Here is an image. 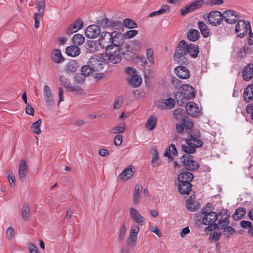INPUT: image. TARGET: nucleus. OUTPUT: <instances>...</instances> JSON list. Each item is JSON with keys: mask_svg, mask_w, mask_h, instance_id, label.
I'll return each mask as SVG.
<instances>
[{"mask_svg": "<svg viewBox=\"0 0 253 253\" xmlns=\"http://www.w3.org/2000/svg\"><path fill=\"white\" fill-rule=\"evenodd\" d=\"M222 234L221 231H215L210 234L209 239L211 241H218Z\"/></svg>", "mask_w": 253, "mask_h": 253, "instance_id": "3c124183", "label": "nucleus"}, {"mask_svg": "<svg viewBox=\"0 0 253 253\" xmlns=\"http://www.w3.org/2000/svg\"><path fill=\"white\" fill-rule=\"evenodd\" d=\"M185 111H199L198 105L196 103L190 102L186 103L185 106Z\"/></svg>", "mask_w": 253, "mask_h": 253, "instance_id": "864d4df0", "label": "nucleus"}, {"mask_svg": "<svg viewBox=\"0 0 253 253\" xmlns=\"http://www.w3.org/2000/svg\"><path fill=\"white\" fill-rule=\"evenodd\" d=\"M174 71L175 74L181 79H188L190 76L189 70L182 65L175 67Z\"/></svg>", "mask_w": 253, "mask_h": 253, "instance_id": "f3484780", "label": "nucleus"}, {"mask_svg": "<svg viewBox=\"0 0 253 253\" xmlns=\"http://www.w3.org/2000/svg\"><path fill=\"white\" fill-rule=\"evenodd\" d=\"M187 145H182L181 146V150L186 153V154H192L196 152V148L200 147L203 145V141L197 137L196 134H190L189 138L186 140Z\"/></svg>", "mask_w": 253, "mask_h": 253, "instance_id": "f257e3e1", "label": "nucleus"}, {"mask_svg": "<svg viewBox=\"0 0 253 253\" xmlns=\"http://www.w3.org/2000/svg\"><path fill=\"white\" fill-rule=\"evenodd\" d=\"M83 26L84 21L82 19H79L74 24L69 26V28L66 30V33L68 35L72 34L81 29Z\"/></svg>", "mask_w": 253, "mask_h": 253, "instance_id": "412c9836", "label": "nucleus"}, {"mask_svg": "<svg viewBox=\"0 0 253 253\" xmlns=\"http://www.w3.org/2000/svg\"><path fill=\"white\" fill-rule=\"evenodd\" d=\"M211 204L207 203L206 205L207 208H210ZM202 212L205 214L203 222V223L206 225H209L207 227L206 230L208 231H212L216 229H213V225L216 224L215 221H217L218 218L217 213L214 211H208L207 208L202 210Z\"/></svg>", "mask_w": 253, "mask_h": 253, "instance_id": "f03ea898", "label": "nucleus"}, {"mask_svg": "<svg viewBox=\"0 0 253 253\" xmlns=\"http://www.w3.org/2000/svg\"><path fill=\"white\" fill-rule=\"evenodd\" d=\"M51 59L57 63H61L65 60V58L61 54V50L59 49H55L52 51Z\"/></svg>", "mask_w": 253, "mask_h": 253, "instance_id": "c85d7f7f", "label": "nucleus"}, {"mask_svg": "<svg viewBox=\"0 0 253 253\" xmlns=\"http://www.w3.org/2000/svg\"><path fill=\"white\" fill-rule=\"evenodd\" d=\"M217 221L218 222L216 224L212 225V226H214L213 229H218L219 228L225 227V226L230 224V212L228 210H222L217 214Z\"/></svg>", "mask_w": 253, "mask_h": 253, "instance_id": "39448f33", "label": "nucleus"}, {"mask_svg": "<svg viewBox=\"0 0 253 253\" xmlns=\"http://www.w3.org/2000/svg\"><path fill=\"white\" fill-rule=\"evenodd\" d=\"M142 82L141 77L138 75H133L128 80L129 84L133 87H137L140 85Z\"/></svg>", "mask_w": 253, "mask_h": 253, "instance_id": "cd10ccee", "label": "nucleus"}, {"mask_svg": "<svg viewBox=\"0 0 253 253\" xmlns=\"http://www.w3.org/2000/svg\"><path fill=\"white\" fill-rule=\"evenodd\" d=\"M223 20L228 24H233L238 21V15L233 10H227L222 13Z\"/></svg>", "mask_w": 253, "mask_h": 253, "instance_id": "4468645a", "label": "nucleus"}, {"mask_svg": "<svg viewBox=\"0 0 253 253\" xmlns=\"http://www.w3.org/2000/svg\"><path fill=\"white\" fill-rule=\"evenodd\" d=\"M188 52L187 43L184 40H181L177 44L173 55L174 58L182 57Z\"/></svg>", "mask_w": 253, "mask_h": 253, "instance_id": "9d476101", "label": "nucleus"}, {"mask_svg": "<svg viewBox=\"0 0 253 253\" xmlns=\"http://www.w3.org/2000/svg\"><path fill=\"white\" fill-rule=\"evenodd\" d=\"M81 74L84 75L85 77L89 76L90 73H92V70H90V66L87 63V65H85L82 66L81 68Z\"/></svg>", "mask_w": 253, "mask_h": 253, "instance_id": "4d7b16f0", "label": "nucleus"}, {"mask_svg": "<svg viewBox=\"0 0 253 253\" xmlns=\"http://www.w3.org/2000/svg\"><path fill=\"white\" fill-rule=\"evenodd\" d=\"M129 214L131 218L137 224L141 225L144 224L145 218L135 208H131L129 210Z\"/></svg>", "mask_w": 253, "mask_h": 253, "instance_id": "dca6fc26", "label": "nucleus"}, {"mask_svg": "<svg viewBox=\"0 0 253 253\" xmlns=\"http://www.w3.org/2000/svg\"><path fill=\"white\" fill-rule=\"evenodd\" d=\"M125 123L121 122L118 124L116 127L111 129L109 132L112 134L122 133L125 131Z\"/></svg>", "mask_w": 253, "mask_h": 253, "instance_id": "c9c22d12", "label": "nucleus"}, {"mask_svg": "<svg viewBox=\"0 0 253 253\" xmlns=\"http://www.w3.org/2000/svg\"><path fill=\"white\" fill-rule=\"evenodd\" d=\"M183 166L188 170H197L199 168V164L194 160V157L188 154H184L181 158Z\"/></svg>", "mask_w": 253, "mask_h": 253, "instance_id": "423d86ee", "label": "nucleus"}, {"mask_svg": "<svg viewBox=\"0 0 253 253\" xmlns=\"http://www.w3.org/2000/svg\"><path fill=\"white\" fill-rule=\"evenodd\" d=\"M175 100L172 98L160 100L156 103L158 108L161 110L170 109L175 106Z\"/></svg>", "mask_w": 253, "mask_h": 253, "instance_id": "2eb2a0df", "label": "nucleus"}, {"mask_svg": "<svg viewBox=\"0 0 253 253\" xmlns=\"http://www.w3.org/2000/svg\"><path fill=\"white\" fill-rule=\"evenodd\" d=\"M123 25L125 27L130 29L136 28L137 27L136 22L134 20L129 18L124 20Z\"/></svg>", "mask_w": 253, "mask_h": 253, "instance_id": "c03bdc74", "label": "nucleus"}, {"mask_svg": "<svg viewBox=\"0 0 253 253\" xmlns=\"http://www.w3.org/2000/svg\"><path fill=\"white\" fill-rule=\"evenodd\" d=\"M186 207L189 211H195L199 210L200 204L196 201H187Z\"/></svg>", "mask_w": 253, "mask_h": 253, "instance_id": "ea45409f", "label": "nucleus"}, {"mask_svg": "<svg viewBox=\"0 0 253 253\" xmlns=\"http://www.w3.org/2000/svg\"><path fill=\"white\" fill-rule=\"evenodd\" d=\"M193 174L190 172L184 171L180 173L177 176L178 182H190L193 179Z\"/></svg>", "mask_w": 253, "mask_h": 253, "instance_id": "393cba45", "label": "nucleus"}, {"mask_svg": "<svg viewBox=\"0 0 253 253\" xmlns=\"http://www.w3.org/2000/svg\"><path fill=\"white\" fill-rule=\"evenodd\" d=\"M222 13L219 11H212L209 14L208 20L211 25L213 26H217L222 22Z\"/></svg>", "mask_w": 253, "mask_h": 253, "instance_id": "1a4fd4ad", "label": "nucleus"}, {"mask_svg": "<svg viewBox=\"0 0 253 253\" xmlns=\"http://www.w3.org/2000/svg\"><path fill=\"white\" fill-rule=\"evenodd\" d=\"M112 32H103L100 34L99 38V43L103 48H106L109 46L111 45Z\"/></svg>", "mask_w": 253, "mask_h": 253, "instance_id": "f8f14e48", "label": "nucleus"}, {"mask_svg": "<svg viewBox=\"0 0 253 253\" xmlns=\"http://www.w3.org/2000/svg\"><path fill=\"white\" fill-rule=\"evenodd\" d=\"M85 76L81 73L77 74L75 77V82L78 84H83L84 82Z\"/></svg>", "mask_w": 253, "mask_h": 253, "instance_id": "13d9d810", "label": "nucleus"}, {"mask_svg": "<svg viewBox=\"0 0 253 253\" xmlns=\"http://www.w3.org/2000/svg\"><path fill=\"white\" fill-rule=\"evenodd\" d=\"M139 230L138 225H134L131 226L129 237L126 241V244L128 246L134 247L135 245Z\"/></svg>", "mask_w": 253, "mask_h": 253, "instance_id": "9b49d317", "label": "nucleus"}, {"mask_svg": "<svg viewBox=\"0 0 253 253\" xmlns=\"http://www.w3.org/2000/svg\"><path fill=\"white\" fill-rule=\"evenodd\" d=\"M111 28H113L116 30H121L124 28L123 23L118 21H113Z\"/></svg>", "mask_w": 253, "mask_h": 253, "instance_id": "e2e57ef3", "label": "nucleus"}, {"mask_svg": "<svg viewBox=\"0 0 253 253\" xmlns=\"http://www.w3.org/2000/svg\"><path fill=\"white\" fill-rule=\"evenodd\" d=\"M60 81L69 91L74 92L81 89V87L78 85L72 86L67 79L63 76H61L59 78Z\"/></svg>", "mask_w": 253, "mask_h": 253, "instance_id": "b1692460", "label": "nucleus"}, {"mask_svg": "<svg viewBox=\"0 0 253 253\" xmlns=\"http://www.w3.org/2000/svg\"><path fill=\"white\" fill-rule=\"evenodd\" d=\"M85 46L86 49L90 52H94L98 50L97 43L93 41H87Z\"/></svg>", "mask_w": 253, "mask_h": 253, "instance_id": "a19ab883", "label": "nucleus"}, {"mask_svg": "<svg viewBox=\"0 0 253 253\" xmlns=\"http://www.w3.org/2000/svg\"><path fill=\"white\" fill-rule=\"evenodd\" d=\"M200 36L199 32L195 29H190L187 33V38L191 42H195L197 41Z\"/></svg>", "mask_w": 253, "mask_h": 253, "instance_id": "473e14b6", "label": "nucleus"}, {"mask_svg": "<svg viewBox=\"0 0 253 253\" xmlns=\"http://www.w3.org/2000/svg\"><path fill=\"white\" fill-rule=\"evenodd\" d=\"M171 83L173 84V85L176 89L181 88L182 89V83L179 79L176 78L175 77H172L171 80Z\"/></svg>", "mask_w": 253, "mask_h": 253, "instance_id": "603ef678", "label": "nucleus"}, {"mask_svg": "<svg viewBox=\"0 0 253 253\" xmlns=\"http://www.w3.org/2000/svg\"><path fill=\"white\" fill-rule=\"evenodd\" d=\"M66 53L69 56L76 57L81 53L80 48L76 45H71L65 49Z\"/></svg>", "mask_w": 253, "mask_h": 253, "instance_id": "a878e982", "label": "nucleus"}, {"mask_svg": "<svg viewBox=\"0 0 253 253\" xmlns=\"http://www.w3.org/2000/svg\"><path fill=\"white\" fill-rule=\"evenodd\" d=\"M123 142V137L120 134H117L114 138V144L116 146H120Z\"/></svg>", "mask_w": 253, "mask_h": 253, "instance_id": "338daca9", "label": "nucleus"}, {"mask_svg": "<svg viewBox=\"0 0 253 253\" xmlns=\"http://www.w3.org/2000/svg\"><path fill=\"white\" fill-rule=\"evenodd\" d=\"M111 45L119 46L123 45L124 43V38L123 35L115 31L112 32Z\"/></svg>", "mask_w": 253, "mask_h": 253, "instance_id": "a211bd4d", "label": "nucleus"}, {"mask_svg": "<svg viewBox=\"0 0 253 253\" xmlns=\"http://www.w3.org/2000/svg\"><path fill=\"white\" fill-rule=\"evenodd\" d=\"M138 34V31L135 30H131L126 32L123 35L124 39H131Z\"/></svg>", "mask_w": 253, "mask_h": 253, "instance_id": "5fc2aeb1", "label": "nucleus"}, {"mask_svg": "<svg viewBox=\"0 0 253 253\" xmlns=\"http://www.w3.org/2000/svg\"><path fill=\"white\" fill-rule=\"evenodd\" d=\"M41 123V120L39 119L37 122L33 123L32 125V130L35 133L37 134H40L41 132V130L40 128Z\"/></svg>", "mask_w": 253, "mask_h": 253, "instance_id": "8fccbe9b", "label": "nucleus"}, {"mask_svg": "<svg viewBox=\"0 0 253 253\" xmlns=\"http://www.w3.org/2000/svg\"><path fill=\"white\" fill-rule=\"evenodd\" d=\"M38 12L37 13L41 15V17H42L45 7V2L44 0H38L37 2Z\"/></svg>", "mask_w": 253, "mask_h": 253, "instance_id": "49530a36", "label": "nucleus"}, {"mask_svg": "<svg viewBox=\"0 0 253 253\" xmlns=\"http://www.w3.org/2000/svg\"><path fill=\"white\" fill-rule=\"evenodd\" d=\"M14 234V229L11 227H9L7 229L6 235L7 239L9 240H12V237Z\"/></svg>", "mask_w": 253, "mask_h": 253, "instance_id": "774afa93", "label": "nucleus"}, {"mask_svg": "<svg viewBox=\"0 0 253 253\" xmlns=\"http://www.w3.org/2000/svg\"><path fill=\"white\" fill-rule=\"evenodd\" d=\"M186 114V112H174L173 116L176 120L181 122L183 120V118L187 116Z\"/></svg>", "mask_w": 253, "mask_h": 253, "instance_id": "6e6d98bb", "label": "nucleus"}, {"mask_svg": "<svg viewBox=\"0 0 253 253\" xmlns=\"http://www.w3.org/2000/svg\"><path fill=\"white\" fill-rule=\"evenodd\" d=\"M250 29H252V28L249 21L240 20L237 21L235 31L237 33V37L243 38L247 36L248 31H250Z\"/></svg>", "mask_w": 253, "mask_h": 253, "instance_id": "20e7f679", "label": "nucleus"}, {"mask_svg": "<svg viewBox=\"0 0 253 253\" xmlns=\"http://www.w3.org/2000/svg\"><path fill=\"white\" fill-rule=\"evenodd\" d=\"M142 190V187L141 185L137 184L135 186L133 196V201L134 204H138L140 203Z\"/></svg>", "mask_w": 253, "mask_h": 253, "instance_id": "7c9ffc66", "label": "nucleus"}, {"mask_svg": "<svg viewBox=\"0 0 253 253\" xmlns=\"http://www.w3.org/2000/svg\"><path fill=\"white\" fill-rule=\"evenodd\" d=\"M252 223L249 221L242 220L240 222V226L244 229H250L252 226Z\"/></svg>", "mask_w": 253, "mask_h": 253, "instance_id": "69168bd1", "label": "nucleus"}, {"mask_svg": "<svg viewBox=\"0 0 253 253\" xmlns=\"http://www.w3.org/2000/svg\"><path fill=\"white\" fill-rule=\"evenodd\" d=\"M182 92H177L174 95V97L177 103L179 102L180 98H181L180 102L185 103L184 100L187 99H192L195 97L196 93L194 88L191 85L187 84L183 85Z\"/></svg>", "mask_w": 253, "mask_h": 253, "instance_id": "7ed1b4c3", "label": "nucleus"}, {"mask_svg": "<svg viewBox=\"0 0 253 253\" xmlns=\"http://www.w3.org/2000/svg\"><path fill=\"white\" fill-rule=\"evenodd\" d=\"M120 50L121 47L119 46L111 45L105 48V53L106 55L121 54Z\"/></svg>", "mask_w": 253, "mask_h": 253, "instance_id": "37998d69", "label": "nucleus"}, {"mask_svg": "<svg viewBox=\"0 0 253 253\" xmlns=\"http://www.w3.org/2000/svg\"><path fill=\"white\" fill-rule=\"evenodd\" d=\"M223 2V0H207L205 1V4H210L211 6L218 5L222 4Z\"/></svg>", "mask_w": 253, "mask_h": 253, "instance_id": "0e129e2a", "label": "nucleus"}, {"mask_svg": "<svg viewBox=\"0 0 253 253\" xmlns=\"http://www.w3.org/2000/svg\"><path fill=\"white\" fill-rule=\"evenodd\" d=\"M219 229L223 230V235L227 238L236 233V230L233 227L229 225Z\"/></svg>", "mask_w": 253, "mask_h": 253, "instance_id": "58836bf2", "label": "nucleus"}, {"mask_svg": "<svg viewBox=\"0 0 253 253\" xmlns=\"http://www.w3.org/2000/svg\"><path fill=\"white\" fill-rule=\"evenodd\" d=\"M113 20H110L109 18L104 17L100 20L97 21V24L104 28H111Z\"/></svg>", "mask_w": 253, "mask_h": 253, "instance_id": "4c0bfd02", "label": "nucleus"}, {"mask_svg": "<svg viewBox=\"0 0 253 253\" xmlns=\"http://www.w3.org/2000/svg\"><path fill=\"white\" fill-rule=\"evenodd\" d=\"M66 68L67 71L69 72H75L78 68V63L72 60L66 65Z\"/></svg>", "mask_w": 253, "mask_h": 253, "instance_id": "de8ad7c7", "label": "nucleus"}, {"mask_svg": "<svg viewBox=\"0 0 253 253\" xmlns=\"http://www.w3.org/2000/svg\"><path fill=\"white\" fill-rule=\"evenodd\" d=\"M181 122L184 126L185 129H191L194 126L193 122L187 116L184 118Z\"/></svg>", "mask_w": 253, "mask_h": 253, "instance_id": "09e8293b", "label": "nucleus"}, {"mask_svg": "<svg viewBox=\"0 0 253 253\" xmlns=\"http://www.w3.org/2000/svg\"><path fill=\"white\" fill-rule=\"evenodd\" d=\"M132 168L130 167L124 170L118 177V181H126L130 178L133 174Z\"/></svg>", "mask_w": 253, "mask_h": 253, "instance_id": "5701e85b", "label": "nucleus"}, {"mask_svg": "<svg viewBox=\"0 0 253 253\" xmlns=\"http://www.w3.org/2000/svg\"><path fill=\"white\" fill-rule=\"evenodd\" d=\"M177 185L178 192L182 195H188L192 190V184L190 182H178L175 183Z\"/></svg>", "mask_w": 253, "mask_h": 253, "instance_id": "6ab92c4d", "label": "nucleus"}, {"mask_svg": "<svg viewBox=\"0 0 253 253\" xmlns=\"http://www.w3.org/2000/svg\"><path fill=\"white\" fill-rule=\"evenodd\" d=\"M187 48H188V52L190 55L194 58H197L199 53V47L198 45L193 43L187 44Z\"/></svg>", "mask_w": 253, "mask_h": 253, "instance_id": "c756f323", "label": "nucleus"}, {"mask_svg": "<svg viewBox=\"0 0 253 253\" xmlns=\"http://www.w3.org/2000/svg\"><path fill=\"white\" fill-rule=\"evenodd\" d=\"M146 56L149 61L152 63H154V52L153 50L151 48H148L146 52Z\"/></svg>", "mask_w": 253, "mask_h": 253, "instance_id": "680f3d73", "label": "nucleus"}, {"mask_svg": "<svg viewBox=\"0 0 253 253\" xmlns=\"http://www.w3.org/2000/svg\"><path fill=\"white\" fill-rule=\"evenodd\" d=\"M28 174V166L25 161L21 160L19 165L18 171V179L22 182L24 181Z\"/></svg>", "mask_w": 253, "mask_h": 253, "instance_id": "aec40b11", "label": "nucleus"}, {"mask_svg": "<svg viewBox=\"0 0 253 253\" xmlns=\"http://www.w3.org/2000/svg\"><path fill=\"white\" fill-rule=\"evenodd\" d=\"M43 94L44 99L45 98H49V97H52V94L49 87L48 85H45L43 89Z\"/></svg>", "mask_w": 253, "mask_h": 253, "instance_id": "052dcab7", "label": "nucleus"}, {"mask_svg": "<svg viewBox=\"0 0 253 253\" xmlns=\"http://www.w3.org/2000/svg\"><path fill=\"white\" fill-rule=\"evenodd\" d=\"M92 72H98L103 68V58L100 56H94L90 58L88 62Z\"/></svg>", "mask_w": 253, "mask_h": 253, "instance_id": "6e6552de", "label": "nucleus"}, {"mask_svg": "<svg viewBox=\"0 0 253 253\" xmlns=\"http://www.w3.org/2000/svg\"><path fill=\"white\" fill-rule=\"evenodd\" d=\"M30 210L27 204H24L22 207L21 215L23 219L28 220L30 217Z\"/></svg>", "mask_w": 253, "mask_h": 253, "instance_id": "a18cd8bd", "label": "nucleus"}, {"mask_svg": "<svg viewBox=\"0 0 253 253\" xmlns=\"http://www.w3.org/2000/svg\"><path fill=\"white\" fill-rule=\"evenodd\" d=\"M106 56L107 57V59L112 64H118L122 60L121 54L117 53L114 55L110 54V55H106Z\"/></svg>", "mask_w": 253, "mask_h": 253, "instance_id": "e433bc0d", "label": "nucleus"}, {"mask_svg": "<svg viewBox=\"0 0 253 253\" xmlns=\"http://www.w3.org/2000/svg\"><path fill=\"white\" fill-rule=\"evenodd\" d=\"M198 25L202 36L204 38H208L209 36L210 31L206 23L203 21H199L198 23Z\"/></svg>", "mask_w": 253, "mask_h": 253, "instance_id": "72a5a7b5", "label": "nucleus"}, {"mask_svg": "<svg viewBox=\"0 0 253 253\" xmlns=\"http://www.w3.org/2000/svg\"><path fill=\"white\" fill-rule=\"evenodd\" d=\"M101 34V29L97 25L88 26L85 30V35L87 38L94 39L98 37Z\"/></svg>", "mask_w": 253, "mask_h": 253, "instance_id": "ddd939ff", "label": "nucleus"}, {"mask_svg": "<svg viewBox=\"0 0 253 253\" xmlns=\"http://www.w3.org/2000/svg\"><path fill=\"white\" fill-rule=\"evenodd\" d=\"M157 121V116H156L155 115L151 116L148 118V119L145 124V127L149 130H153L156 127Z\"/></svg>", "mask_w": 253, "mask_h": 253, "instance_id": "2f4dec72", "label": "nucleus"}, {"mask_svg": "<svg viewBox=\"0 0 253 253\" xmlns=\"http://www.w3.org/2000/svg\"><path fill=\"white\" fill-rule=\"evenodd\" d=\"M205 4L204 0H196L190 2L189 5H186V7H182L180 9L181 15L185 16L188 13L193 12L201 8Z\"/></svg>", "mask_w": 253, "mask_h": 253, "instance_id": "0eeeda50", "label": "nucleus"}, {"mask_svg": "<svg viewBox=\"0 0 253 253\" xmlns=\"http://www.w3.org/2000/svg\"><path fill=\"white\" fill-rule=\"evenodd\" d=\"M243 97L247 102H250L253 99V84H250L245 89Z\"/></svg>", "mask_w": 253, "mask_h": 253, "instance_id": "bb28decb", "label": "nucleus"}, {"mask_svg": "<svg viewBox=\"0 0 253 253\" xmlns=\"http://www.w3.org/2000/svg\"><path fill=\"white\" fill-rule=\"evenodd\" d=\"M84 37L83 35L80 34H77L75 35L72 38V41L74 45H80L83 44L84 42Z\"/></svg>", "mask_w": 253, "mask_h": 253, "instance_id": "79ce46f5", "label": "nucleus"}, {"mask_svg": "<svg viewBox=\"0 0 253 253\" xmlns=\"http://www.w3.org/2000/svg\"><path fill=\"white\" fill-rule=\"evenodd\" d=\"M246 213V209L244 208H239L236 210L233 218L235 220H239L241 219Z\"/></svg>", "mask_w": 253, "mask_h": 253, "instance_id": "f704fd0d", "label": "nucleus"}, {"mask_svg": "<svg viewBox=\"0 0 253 253\" xmlns=\"http://www.w3.org/2000/svg\"><path fill=\"white\" fill-rule=\"evenodd\" d=\"M238 57L240 58L243 59L245 58L247 55V51H246V43L240 49L238 52Z\"/></svg>", "mask_w": 253, "mask_h": 253, "instance_id": "bf43d9fd", "label": "nucleus"}, {"mask_svg": "<svg viewBox=\"0 0 253 253\" xmlns=\"http://www.w3.org/2000/svg\"><path fill=\"white\" fill-rule=\"evenodd\" d=\"M244 80L249 81L253 78V64L249 63L244 68L242 72Z\"/></svg>", "mask_w": 253, "mask_h": 253, "instance_id": "4be33fe9", "label": "nucleus"}]
</instances>
